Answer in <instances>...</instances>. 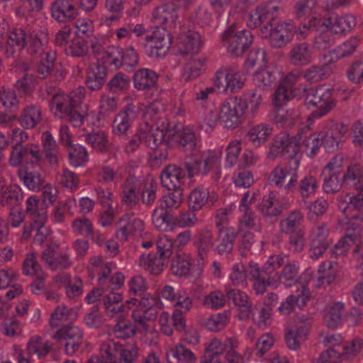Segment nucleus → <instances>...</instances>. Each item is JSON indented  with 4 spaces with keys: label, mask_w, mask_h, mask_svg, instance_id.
<instances>
[{
    "label": "nucleus",
    "mask_w": 363,
    "mask_h": 363,
    "mask_svg": "<svg viewBox=\"0 0 363 363\" xmlns=\"http://www.w3.org/2000/svg\"><path fill=\"white\" fill-rule=\"evenodd\" d=\"M347 130V127L342 123L330 121L323 131L309 137L305 145L307 155L313 157L320 146L328 152H335Z\"/></svg>",
    "instance_id": "nucleus-1"
},
{
    "label": "nucleus",
    "mask_w": 363,
    "mask_h": 363,
    "mask_svg": "<svg viewBox=\"0 0 363 363\" xmlns=\"http://www.w3.org/2000/svg\"><path fill=\"white\" fill-rule=\"evenodd\" d=\"M340 341V335H326L323 342L333 346L320 354L317 363H340L341 358L353 357L363 347V340L359 338H356L343 346L339 345Z\"/></svg>",
    "instance_id": "nucleus-2"
},
{
    "label": "nucleus",
    "mask_w": 363,
    "mask_h": 363,
    "mask_svg": "<svg viewBox=\"0 0 363 363\" xmlns=\"http://www.w3.org/2000/svg\"><path fill=\"white\" fill-rule=\"evenodd\" d=\"M305 91H306L305 102L308 108H316L312 111L309 118H320L335 108L336 101L332 97L333 89L322 85L315 89H311Z\"/></svg>",
    "instance_id": "nucleus-3"
},
{
    "label": "nucleus",
    "mask_w": 363,
    "mask_h": 363,
    "mask_svg": "<svg viewBox=\"0 0 363 363\" xmlns=\"http://www.w3.org/2000/svg\"><path fill=\"white\" fill-rule=\"evenodd\" d=\"M151 35H146L138 42V48L151 57H162L169 52L172 45V35L164 27H156Z\"/></svg>",
    "instance_id": "nucleus-4"
},
{
    "label": "nucleus",
    "mask_w": 363,
    "mask_h": 363,
    "mask_svg": "<svg viewBox=\"0 0 363 363\" xmlns=\"http://www.w3.org/2000/svg\"><path fill=\"white\" fill-rule=\"evenodd\" d=\"M197 220L198 218L194 213H184L179 216H175L170 208L164 207L163 204H160L152 213L153 223L157 228L164 231L172 229L176 225H193Z\"/></svg>",
    "instance_id": "nucleus-5"
},
{
    "label": "nucleus",
    "mask_w": 363,
    "mask_h": 363,
    "mask_svg": "<svg viewBox=\"0 0 363 363\" xmlns=\"http://www.w3.org/2000/svg\"><path fill=\"white\" fill-rule=\"evenodd\" d=\"M279 9L274 1L261 4L249 13L247 26L251 28L260 27L262 36L267 38L269 28L277 19L276 13Z\"/></svg>",
    "instance_id": "nucleus-6"
},
{
    "label": "nucleus",
    "mask_w": 363,
    "mask_h": 363,
    "mask_svg": "<svg viewBox=\"0 0 363 363\" xmlns=\"http://www.w3.org/2000/svg\"><path fill=\"white\" fill-rule=\"evenodd\" d=\"M173 242L167 236L160 237L157 241V252L150 253L146 257L141 256L144 267L152 274L157 275L163 270L164 260L172 255Z\"/></svg>",
    "instance_id": "nucleus-7"
},
{
    "label": "nucleus",
    "mask_w": 363,
    "mask_h": 363,
    "mask_svg": "<svg viewBox=\"0 0 363 363\" xmlns=\"http://www.w3.org/2000/svg\"><path fill=\"white\" fill-rule=\"evenodd\" d=\"M247 104L245 99L238 97L228 99L223 102L219 113V121L224 128L234 129L240 123Z\"/></svg>",
    "instance_id": "nucleus-8"
},
{
    "label": "nucleus",
    "mask_w": 363,
    "mask_h": 363,
    "mask_svg": "<svg viewBox=\"0 0 363 363\" xmlns=\"http://www.w3.org/2000/svg\"><path fill=\"white\" fill-rule=\"evenodd\" d=\"M222 39L228 43V52L233 57H239L249 49L253 35L247 30L235 31V26L233 25L223 33Z\"/></svg>",
    "instance_id": "nucleus-9"
},
{
    "label": "nucleus",
    "mask_w": 363,
    "mask_h": 363,
    "mask_svg": "<svg viewBox=\"0 0 363 363\" xmlns=\"http://www.w3.org/2000/svg\"><path fill=\"white\" fill-rule=\"evenodd\" d=\"M53 338L65 347V353L74 355L84 342V333L79 327L68 324L64 325L54 335Z\"/></svg>",
    "instance_id": "nucleus-10"
},
{
    "label": "nucleus",
    "mask_w": 363,
    "mask_h": 363,
    "mask_svg": "<svg viewBox=\"0 0 363 363\" xmlns=\"http://www.w3.org/2000/svg\"><path fill=\"white\" fill-rule=\"evenodd\" d=\"M43 160L39 147L33 143H27L25 146H18L11 152L9 163L12 167L28 166L30 168L39 167Z\"/></svg>",
    "instance_id": "nucleus-11"
},
{
    "label": "nucleus",
    "mask_w": 363,
    "mask_h": 363,
    "mask_svg": "<svg viewBox=\"0 0 363 363\" xmlns=\"http://www.w3.org/2000/svg\"><path fill=\"white\" fill-rule=\"evenodd\" d=\"M356 25V18L352 15L347 14L340 17L332 14L323 21L317 18L310 20L309 28H318L319 26H323L336 34H344L350 32Z\"/></svg>",
    "instance_id": "nucleus-12"
},
{
    "label": "nucleus",
    "mask_w": 363,
    "mask_h": 363,
    "mask_svg": "<svg viewBox=\"0 0 363 363\" xmlns=\"http://www.w3.org/2000/svg\"><path fill=\"white\" fill-rule=\"evenodd\" d=\"M297 31V28L291 20L281 22L277 19L269 28L267 37L272 47L281 48L292 40Z\"/></svg>",
    "instance_id": "nucleus-13"
},
{
    "label": "nucleus",
    "mask_w": 363,
    "mask_h": 363,
    "mask_svg": "<svg viewBox=\"0 0 363 363\" xmlns=\"http://www.w3.org/2000/svg\"><path fill=\"white\" fill-rule=\"evenodd\" d=\"M218 162V157L213 154H202L199 157H186L184 167L186 169L189 178H192L196 174L207 175Z\"/></svg>",
    "instance_id": "nucleus-14"
},
{
    "label": "nucleus",
    "mask_w": 363,
    "mask_h": 363,
    "mask_svg": "<svg viewBox=\"0 0 363 363\" xmlns=\"http://www.w3.org/2000/svg\"><path fill=\"white\" fill-rule=\"evenodd\" d=\"M323 175L324 176L323 189L327 194L337 192L345 186L341 164H336L335 158H333L324 167Z\"/></svg>",
    "instance_id": "nucleus-15"
},
{
    "label": "nucleus",
    "mask_w": 363,
    "mask_h": 363,
    "mask_svg": "<svg viewBox=\"0 0 363 363\" xmlns=\"http://www.w3.org/2000/svg\"><path fill=\"white\" fill-rule=\"evenodd\" d=\"M138 114V108L133 104L125 105L116 116L113 120V132L118 135H125L135 120Z\"/></svg>",
    "instance_id": "nucleus-16"
},
{
    "label": "nucleus",
    "mask_w": 363,
    "mask_h": 363,
    "mask_svg": "<svg viewBox=\"0 0 363 363\" xmlns=\"http://www.w3.org/2000/svg\"><path fill=\"white\" fill-rule=\"evenodd\" d=\"M50 11L52 17L60 23L72 21L78 16V9L74 0H55Z\"/></svg>",
    "instance_id": "nucleus-17"
},
{
    "label": "nucleus",
    "mask_w": 363,
    "mask_h": 363,
    "mask_svg": "<svg viewBox=\"0 0 363 363\" xmlns=\"http://www.w3.org/2000/svg\"><path fill=\"white\" fill-rule=\"evenodd\" d=\"M178 6L172 2L163 4L156 7L152 12L154 23L165 26L167 28L174 27L178 19Z\"/></svg>",
    "instance_id": "nucleus-18"
},
{
    "label": "nucleus",
    "mask_w": 363,
    "mask_h": 363,
    "mask_svg": "<svg viewBox=\"0 0 363 363\" xmlns=\"http://www.w3.org/2000/svg\"><path fill=\"white\" fill-rule=\"evenodd\" d=\"M312 58V48L310 44L305 41L294 43L288 52L289 63L296 67L308 65L311 63Z\"/></svg>",
    "instance_id": "nucleus-19"
},
{
    "label": "nucleus",
    "mask_w": 363,
    "mask_h": 363,
    "mask_svg": "<svg viewBox=\"0 0 363 363\" xmlns=\"http://www.w3.org/2000/svg\"><path fill=\"white\" fill-rule=\"evenodd\" d=\"M328 229L325 224L318 226L313 232L310 247V257L318 259L326 252L330 245L328 239Z\"/></svg>",
    "instance_id": "nucleus-20"
},
{
    "label": "nucleus",
    "mask_w": 363,
    "mask_h": 363,
    "mask_svg": "<svg viewBox=\"0 0 363 363\" xmlns=\"http://www.w3.org/2000/svg\"><path fill=\"white\" fill-rule=\"evenodd\" d=\"M346 219L350 221H363V195L357 194L349 197L348 201H341L338 205Z\"/></svg>",
    "instance_id": "nucleus-21"
},
{
    "label": "nucleus",
    "mask_w": 363,
    "mask_h": 363,
    "mask_svg": "<svg viewBox=\"0 0 363 363\" xmlns=\"http://www.w3.org/2000/svg\"><path fill=\"white\" fill-rule=\"evenodd\" d=\"M186 177V171L175 164L167 165L160 174L161 184L169 191L182 189L183 179Z\"/></svg>",
    "instance_id": "nucleus-22"
},
{
    "label": "nucleus",
    "mask_w": 363,
    "mask_h": 363,
    "mask_svg": "<svg viewBox=\"0 0 363 363\" xmlns=\"http://www.w3.org/2000/svg\"><path fill=\"white\" fill-rule=\"evenodd\" d=\"M23 272L26 275H35L37 279L30 284L31 291L38 294L44 288L43 272L40 265L35 260V254H29L23 263Z\"/></svg>",
    "instance_id": "nucleus-23"
},
{
    "label": "nucleus",
    "mask_w": 363,
    "mask_h": 363,
    "mask_svg": "<svg viewBox=\"0 0 363 363\" xmlns=\"http://www.w3.org/2000/svg\"><path fill=\"white\" fill-rule=\"evenodd\" d=\"M171 130L168 135V139L176 141L184 151L193 152L196 146L197 140L194 132L187 128H179L177 125H171Z\"/></svg>",
    "instance_id": "nucleus-24"
},
{
    "label": "nucleus",
    "mask_w": 363,
    "mask_h": 363,
    "mask_svg": "<svg viewBox=\"0 0 363 363\" xmlns=\"http://www.w3.org/2000/svg\"><path fill=\"white\" fill-rule=\"evenodd\" d=\"M297 81V74L290 72L278 86L274 93L273 104L276 107H281L294 96L293 85Z\"/></svg>",
    "instance_id": "nucleus-25"
},
{
    "label": "nucleus",
    "mask_w": 363,
    "mask_h": 363,
    "mask_svg": "<svg viewBox=\"0 0 363 363\" xmlns=\"http://www.w3.org/2000/svg\"><path fill=\"white\" fill-rule=\"evenodd\" d=\"M287 206V203H281L274 193L270 192L257 204V208L264 218H272L281 215Z\"/></svg>",
    "instance_id": "nucleus-26"
},
{
    "label": "nucleus",
    "mask_w": 363,
    "mask_h": 363,
    "mask_svg": "<svg viewBox=\"0 0 363 363\" xmlns=\"http://www.w3.org/2000/svg\"><path fill=\"white\" fill-rule=\"evenodd\" d=\"M345 186L354 189L357 194L363 195V164L355 163L349 165L342 172Z\"/></svg>",
    "instance_id": "nucleus-27"
},
{
    "label": "nucleus",
    "mask_w": 363,
    "mask_h": 363,
    "mask_svg": "<svg viewBox=\"0 0 363 363\" xmlns=\"http://www.w3.org/2000/svg\"><path fill=\"white\" fill-rule=\"evenodd\" d=\"M172 130L168 122H166L165 125L164 122H162V127H157L155 130H151L146 131L142 130L143 143L150 148L155 150L164 141L169 140V139H168V135L169 132Z\"/></svg>",
    "instance_id": "nucleus-28"
},
{
    "label": "nucleus",
    "mask_w": 363,
    "mask_h": 363,
    "mask_svg": "<svg viewBox=\"0 0 363 363\" xmlns=\"http://www.w3.org/2000/svg\"><path fill=\"white\" fill-rule=\"evenodd\" d=\"M20 179L30 190L40 191L45 185V178L39 170L30 168L28 166H22L18 172Z\"/></svg>",
    "instance_id": "nucleus-29"
},
{
    "label": "nucleus",
    "mask_w": 363,
    "mask_h": 363,
    "mask_svg": "<svg viewBox=\"0 0 363 363\" xmlns=\"http://www.w3.org/2000/svg\"><path fill=\"white\" fill-rule=\"evenodd\" d=\"M107 68L105 65L96 62L90 65L86 72V84L91 91H98L105 84Z\"/></svg>",
    "instance_id": "nucleus-30"
},
{
    "label": "nucleus",
    "mask_w": 363,
    "mask_h": 363,
    "mask_svg": "<svg viewBox=\"0 0 363 363\" xmlns=\"http://www.w3.org/2000/svg\"><path fill=\"white\" fill-rule=\"evenodd\" d=\"M226 297L235 305L239 307V319L241 320H247L252 312V304L248 296L243 291L238 289H228L226 292Z\"/></svg>",
    "instance_id": "nucleus-31"
},
{
    "label": "nucleus",
    "mask_w": 363,
    "mask_h": 363,
    "mask_svg": "<svg viewBox=\"0 0 363 363\" xmlns=\"http://www.w3.org/2000/svg\"><path fill=\"white\" fill-rule=\"evenodd\" d=\"M309 300L308 289L305 285H301V291L296 294L289 296L278 308L279 312L285 315L291 314L295 306L299 308L304 307Z\"/></svg>",
    "instance_id": "nucleus-32"
},
{
    "label": "nucleus",
    "mask_w": 363,
    "mask_h": 363,
    "mask_svg": "<svg viewBox=\"0 0 363 363\" xmlns=\"http://www.w3.org/2000/svg\"><path fill=\"white\" fill-rule=\"evenodd\" d=\"M201 43L200 34L189 30L179 35L178 50L182 55L195 53L199 51Z\"/></svg>",
    "instance_id": "nucleus-33"
},
{
    "label": "nucleus",
    "mask_w": 363,
    "mask_h": 363,
    "mask_svg": "<svg viewBox=\"0 0 363 363\" xmlns=\"http://www.w3.org/2000/svg\"><path fill=\"white\" fill-rule=\"evenodd\" d=\"M158 74L153 70L141 68L133 76L134 86L138 90H149L154 87L157 82Z\"/></svg>",
    "instance_id": "nucleus-34"
},
{
    "label": "nucleus",
    "mask_w": 363,
    "mask_h": 363,
    "mask_svg": "<svg viewBox=\"0 0 363 363\" xmlns=\"http://www.w3.org/2000/svg\"><path fill=\"white\" fill-rule=\"evenodd\" d=\"M277 77L274 72L267 67H259L253 74L252 81L256 89L262 91H268L275 83Z\"/></svg>",
    "instance_id": "nucleus-35"
},
{
    "label": "nucleus",
    "mask_w": 363,
    "mask_h": 363,
    "mask_svg": "<svg viewBox=\"0 0 363 363\" xmlns=\"http://www.w3.org/2000/svg\"><path fill=\"white\" fill-rule=\"evenodd\" d=\"M272 134V128L265 123H260L250 128L247 137L254 147H258L264 144Z\"/></svg>",
    "instance_id": "nucleus-36"
},
{
    "label": "nucleus",
    "mask_w": 363,
    "mask_h": 363,
    "mask_svg": "<svg viewBox=\"0 0 363 363\" xmlns=\"http://www.w3.org/2000/svg\"><path fill=\"white\" fill-rule=\"evenodd\" d=\"M41 60L37 63L35 72L37 77L41 79H47L55 75L57 69L55 67V55L49 52L44 54Z\"/></svg>",
    "instance_id": "nucleus-37"
},
{
    "label": "nucleus",
    "mask_w": 363,
    "mask_h": 363,
    "mask_svg": "<svg viewBox=\"0 0 363 363\" xmlns=\"http://www.w3.org/2000/svg\"><path fill=\"white\" fill-rule=\"evenodd\" d=\"M237 235V231L233 228H219L218 239L220 243L217 246L218 253L223 255L230 252L233 250Z\"/></svg>",
    "instance_id": "nucleus-38"
},
{
    "label": "nucleus",
    "mask_w": 363,
    "mask_h": 363,
    "mask_svg": "<svg viewBox=\"0 0 363 363\" xmlns=\"http://www.w3.org/2000/svg\"><path fill=\"white\" fill-rule=\"evenodd\" d=\"M248 277H259L275 284L278 280V272L267 262L260 269L257 263L250 262L248 267Z\"/></svg>",
    "instance_id": "nucleus-39"
},
{
    "label": "nucleus",
    "mask_w": 363,
    "mask_h": 363,
    "mask_svg": "<svg viewBox=\"0 0 363 363\" xmlns=\"http://www.w3.org/2000/svg\"><path fill=\"white\" fill-rule=\"evenodd\" d=\"M191 258L188 254L179 252L172 260L171 272L178 277H186L189 274Z\"/></svg>",
    "instance_id": "nucleus-40"
},
{
    "label": "nucleus",
    "mask_w": 363,
    "mask_h": 363,
    "mask_svg": "<svg viewBox=\"0 0 363 363\" xmlns=\"http://www.w3.org/2000/svg\"><path fill=\"white\" fill-rule=\"evenodd\" d=\"M26 33L21 28H14L9 35L6 45V53L7 56L11 57L15 52V47L21 50L26 45Z\"/></svg>",
    "instance_id": "nucleus-41"
},
{
    "label": "nucleus",
    "mask_w": 363,
    "mask_h": 363,
    "mask_svg": "<svg viewBox=\"0 0 363 363\" xmlns=\"http://www.w3.org/2000/svg\"><path fill=\"white\" fill-rule=\"evenodd\" d=\"M42 142L45 156L48 162L52 165L58 163V147L52 134L45 131L42 135Z\"/></svg>",
    "instance_id": "nucleus-42"
},
{
    "label": "nucleus",
    "mask_w": 363,
    "mask_h": 363,
    "mask_svg": "<svg viewBox=\"0 0 363 363\" xmlns=\"http://www.w3.org/2000/svg\"><path fill=\"white\" fill-rule=\"evenodd\" d=\"M168 363H192L196 360L194 354L184 345L179 344L167 354Z\"/></svg>",
    "instance_id": "nucleus-43"
},
{
    "label": "nucleus",
    "mask_w": 363,
    "mask_h": 363,
    "mask_svg": "<svg viewBox=\"0 0 363 363\" xmlns=\"http://www.w3.org/2000/svg\"><path fill=\"white\" fill-rule=\"evenodd\" d=\"M194 243L198 249L199 257L203 260L206 252L213 245L211 231L207 228L199 231L195 235Z\"/></svg>",
    "instance_id": "nucleus-44"
},
{
    "label": "nucleus",
    "mask_w": 363,
    "mask_h": 363,
    "mask_svg": "<svg viewBox=\"0 0 363 363\" xmlns=\"http://www.w3.org/2000/svg\"><path fill=\"white\" fill-rule=\"evenodd\" d=\"M23 192L19 186L12 185L7 187L6 190L3 191L0 196V204L2 206H9L11 208L18 206L23 200Z\"/></svg>",
    "instance_id": "nucleus-45"
},
{
    "label": "nucleus",
    "mask_w": 363,
    "mask_h": 363,
    "mask_svg": "<svg viewBox=\"0 0 363 363\" xmlns=\"http://www.w3.org/2000/svg\"><path fill=\"white\" fill-rule=\"evenodd\" d=\"M85 140L91 147L100 152H105L108 150V140L103 130H94L87 133L85 135Z\"/></svg>",
    "instance_id": "nucleus-46"
},
{
    "label": "nucleus",
    "mask_w": 363,
    "mask_h": 363,
    "mask_svg": "<svg viewBox=\"0 0 363 363\" xmlns=\"http://www.w3.org/2000/svg\"><path fill=\"white\" fill-rule=\"evenodd\" d=\"M41 120V111L31 105L25 108L23 114L20 118L21 125L26 129H33Z\"/></svg>",
    "instance_id": "nucleus-47"
},
{
    "label": "nucleus",
    "mask_w": 363,
    "mask_h": 363,
    "mask_svg": "<svg viewBox=\"0 0 363 363\" xmlns=\"http://www.w3.org/2000/svg\"><path fill=\"white\" fill-rule=\"evenodd\" d=\"M118 360L124 363H135L138 357V349L134 345H117L113 343Z\"/></svg>",
    "instance_id": "nucleus-48"
},
{
    "label": "nucleus",
    "mask_w": 363,
    "mask_h": 363,
    "mask_svg": "<svg viewBox=\"0 0 363 363\" xmlns=\"http://www.w3.org/2000/svg\"><path fill=\"white\" fill-rule=\"evenodd\" d=\"M299 153V143L293 138L288 135V142L284 146V152L282 155L289 159L290 167L296 170L299 166V159L297 155Z\"/></svg>",
    "instance_id": "nucleus-49"
},
{
    "label": "nucleus",
    "mask_w": 363,
    "mask_h": 363,
    "mask_svg": "<svg viewBox=\"0 0 363 363\" xmlns=\"http://www.w3.org/2000/svg\"><path fill=\"white\" fill-rule=\"evenodd\" d=\"M344 304L336 302L324 316V322L328 328H336L342 322V313Z\"/></svg>",
    "instance_id": "nucleus-50"
},
{
    "label": "nucleus",
    "mask_w": 363,
    "mask_h": 363,
    "mask_svg": "<svg viewBox=\"0 0 363 363\" xmlns=\"http://www.w3.org/2000/svg\"><path fill=\"white\" fill-rule=\"evenodd\" d=\"M208 192L203 188H196L189 195V207L193 211L200 210L206 203Z\"/></svg>",
    "instance_id": "nucleus-51"
},
{
    "label": "nucleus",
    "mask_w": 363,
    "mask_h": 363,
    "mask_svg": "<svg viewBox=\"0 0 363 363\" xmlns=\"http://www.w3.org/2000/svg\"><path fill=\"white\" fill-rule=\"evenodd\" d=\"M51 349V345L48 341L43 342L41 337L32 338L27 344V353L29 356L36 354L38 357L48 354Z\"/></svg>",
    "instance_id": "nucleus-52"
},
{
    "label": "nucleus",
    "mask_w": 363,
    "mask_h": 363,
    "mask_svg": "<svg viewBox=\"0 0 363 363\" xmlns=\"http://www.w3.org/2000/svg\"><path fill=\"white\" fill-rule=\"evenodd\" d=\"M303 217L300 211H294L288 217L281 220L280 229L284 233L289 234L297 231Z\"/></svg>",
    "instance_id": "nucleus-53"
},
{
    "label": "nucleus",
    "mask_w": 363,
    "mask_h": 363,
    "mask_svg": "<svg viewBox=\"0 0 363 363\" xmlns=\"http://www.w3.org/2000/svg\"><path fill=\"white\" fill-rule=\"evenodd\" d=\"M26 208L25 215L31 220L38 221L40 220V214L44 213L45 218H48L47 211L43 207H39V199L36 196H30L26 201Z\"/></svg>",
    "instance_id": "nucleus-54"
},
{
    "label": "nucleus",
    "mask_w": 363,
    "mask_h": 363,
    "mask_svg": "<svg viewBox=\"0 0 363 363\" xmlns=\"http://www.w3.org/2000/svg\"><path fill=\"white\" fill-rule=\"evenodd\" d=\"M89 43L84 39L77 38L72 40L69 45L65 48V52L67 55L72 57H83L85 55L89 49Z\"/></svg>",
    "instance_id": "nucleus-55"
},
{
    "label": "nucleus",
    "mask_w": 363,
    "mask_h": 363,
    "mask_svg": "<svg viewBox=\"0 0 363 363\" xmlns=\"http://www.w3.org/2000/svg\"><path fill=\"white\" fill-rule=\"evenodd\" d=\"M228 76L226 77L228 92L233 93L240 90L244 85L245 77L239 72H235L231 68H226Z\"/></svg>",
    "instance_id": "nucleus-56"
},
{
    "label": "nucleus",
    "mask_w": 363,
    "mask_h": 363,
    "mask_svg": "<svg viewBox=\"0 0 363 363\" xmlns=\"http://www.w3.org/2000/svg\"><path fill=\"white\" fill-rule=\"evenodd\" d=\"M306 328L288 331L285 335V341L288 348L292 350H298L301 342L306 340Z\"/></svg>",
    "instance_id": "nucleus-57"
},
{
    "label": "nucleus",
    "mask_w": 363,
    "mask_h": 363,
    "mask_svg": "<svg viewBox=\"0 0 363 363\" xmlns=\"http://www.w3.org/2000/svg\"><path fill=\"white\" fill-rule=\"evenodd\" d=\"M123 0H106L105 6L112 14L102 17V23L108 26L111 22L118 20L123 9Z\"/></svg>",
    "instance_id": "nucleus-58"
},
{
    "label": "nucleus",
    "mask_w": 363,
    "mask_h": 363,
    "mask_svg": "<svg viewBox=\"0 0 363 363\" xmlns=\"http://www.w3.org/2000/svg\"><path fill=\"white\" fill-rule=\"evenodd\" d=\"M358 238V233H346L345 235L335 244L333 250H330V252L334 254L335 257L345 255L351 245L355 243Z\"/></svg>",
    "instance_id": "nucleus-59"
},
{
    "label": "nucleus",
    "mask_w": 363,
    "mask_h": 363,
    "mask_svg": "<svg viewBox=\"0 0 363 363\" xmlns=\"http://www.w3.org/2000/svg\"><path fill=\"white\" fill-rule=\"evenodd\" d=\"M297 74V79L302 77L310 84L318 83L323 79V69L318 66H311L301 72L293 71Z\"/></svg>",
    "instance_id": "nucleus-60"
},
{
    "label": "nucleus",
    "mask_w": 363,
    "mask_h": 363,
    "mask_svg": "<svg viewBox=\"0 0 363 363\" xmlns=\"http://www.w3.org/2000/svg\"><path fill=\"white\" fill-rule=\"evenodd\" d=\"M298 279V268L294 264H286L280 274H278V280L286 286H291Z\"/></svg>",
    "instance_id": "nucleus-61"
},
{
    "label": "nucleus",
    "mask_w": 363,
    "mask_h": 363,
    "mask_svg": "<svg viewBox=\"0 0 363 363\" xmlns=\"http://www.w3.org/2000/svg\"><path fill=\"white\" fill-rule=\"evenodd\" d=\"M318 188V184L312 175H307L301 179L298 186V190L303 198H307L314 194Z\"/></svg>",
    "instance_id": "nucleus-62"
},
{
    "label": "nucleus",
    "mask_w": 363,
    "mask_h": 363,
    "mask_svg": "<svg viewBox=\"0 0 363 363\" xmlns=\"http://www.w3.org/2000/svg\"><path fill=\"white\" fill-rule=\"evenodd\" d=\"M318 281L321 284L328 286L334 283L335 281V270L331 262H323L318 269Z\"/></svg>",
    "instance_id": "nucleus-63"
},
{
    "label": "nucleus",
    "mask_w": 363,
    "mask_h": 363,
    "mask_svg": "<svg viewBox=\"0 0 363 363\" xmlns=\"http://www.w3.org/2000/svg\"><path fill=\"white\" fill-rule=\"evenodd\" d=\"M203 62L201 59H193L188 62L184 68L182 77L187 82L199 77L201 74Z\"/></svg>",
    "instance_id": "nucleus-64"
}]
</instances>
